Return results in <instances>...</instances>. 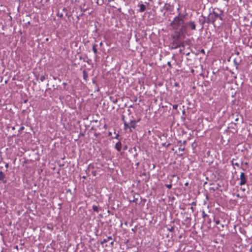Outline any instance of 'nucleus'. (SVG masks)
<instances>
[{
	"mask_svg": "<svg viewBox=\"0 0 252 252\" xmlns=\"http://www.w3.org/2000/svg\"><path fill=\"white\" fill-rule=\"evenodd\" d=\"M5 167L6 168H8V163H6L5 165Z\"/></svg>",
	"mask_w": 252,
	"mask_h": 252,
	"instance_id": "27",
	"label": "nucleus"
},
{
	"mask_svg": "<svg viewBox=\"0 0 252 252\" xmlns=\"http://www.w3.org/2000/svg\"><path fill=\"white\" fill-rule=\"evenodd\" d=\"M234 164L237 166H239V163H235Z\"/></svg>",
	"mask_w": 252,
	"mask_h": 252,
	"instance_id": "31",
	"label": "nucleus"
},
{
	"mask_svg": "<svg viewBox=\"0 0 252 252\" xmlns=\"http://www.w3.org/2000/svg\"><path fill=\"white\" fill-rule=\"evenodd\" d=\"M186 55H187V56H188V55H189V53H187V54H186Z\"/></svg>",
	"mask_w": 252,
	"mask_h": 252,
	"instance_id": "41",
	"label": "nucleus"
},
{
	"mask_svg": "<svg viewBox=\"0 0 252 252\" xmlns=\"http://www.w3.org/2000/svg\"><path fill=\"white\" fill-rule=\"evenodd\" d=\"M136 120H132L130 122V127H132L133 128H135V127H136Z\"/></svg>",
	"mask_w": 252,
	"mask_h": 252,
	"instance_id": "9",
	"label": "nucleus"
},
{
	"mask_svg": "<svg viewBox=\"0 0 252 252\" xmlns=\"http://www.w3.org/2000/svg\"><path fill=\"white\" fill-rule=\"evenodd\" d=\"M166 187H167L168 189H170V188L172 187V185H166Z\"/></svg>",
	"mask_w": 252,
	"mask_h": 252,
	"instance_id": "25",
	"label": "nucleus"
},
{
	"mask_svg": "<svg viewBox=\"0 0 252 252\" xmlns=\"http://www.w3.org/2000/svg\"><path fill=\"white\" fill-rule=\"evenodd\" d=\"M115 148L118 152H120L122 149V144L121 142L119 141L116 143L115 146Z\"/></svg>",
	"mask_w": 252,
	"mask_h": 252,
	"instance_id": "6",
	"label": "nucleus"
},
{
	"mask_svg": "<svg viewBox=\"0 0 252 252\" xmlns=\"http://www.w3.org/2000/svg\"><path fill=\"white\" fill-rule=\"evenodd\" d=\"M97 46V45L96 44H94L93 45V48H92V50H93L94 53L95 55L97 54V49H96Z\"/></svg>",
	"mask_w": 252,
	"mask_h": 252,
	"instance_id": "11",
	"label": "nucleus"
},
{
	"mask_svg": "<svg viewBox=\"0 0 252 252\" xmlns=\"http://www.w3.org/2000/svg\"><path fill=\"white\" fill-rule=\"evenodd\" d=\"M110 244H111V245H113V244H114V241H112L110 243Z\"/></svg>",
	"mask_w": 252,
	"mask_h": 252,
	"instance_id": "29",
	"label": "nucleus"
},
{
	"mask_svg": "<svg viewBox=\"0 0 252 252\" xmlns=\"http://www.w3.org/2000/svg\"><path fill=\"white\" fill-rule=\"evenodd\" d=\"M123 120L124 121V128L125 129L128 128L129 127V126H128V124L124 120V116H123Z\"/></svg>",
	"mask_w": 252,
	"mask_h": 252,
	"instance_id": "12",
	"label": "nucleus"
},
{
	"mask_svg": "<svg viewBox=\"0 0 252 252\" xmlns=\"http://www.w3.org/2000/svg\"><path fill=\"white\" fill-rule=\"evenodd\" d=\"M136 121V123H137V122H139V121H140V119L137 120V121Z\"/></svg>",
	"mask_w": 252,
	"mask_h": 252,
	"instance_id": "35",
	"label": "nucleus"
},
{
	"mask_svg": "<svg viewBox=\"0 0 252 252\" xmlns=\"http://www.w3.org/2000/svg\"><path fill=\"white\" fill-rule=\"evenodd\" d=\"M93 83L94 84H95V80H93Z\"/></svg>",
	"mask_w": 252,
	"mask_h": 252,
	"instance_id": "33",
	"label": "nucleus"
},
{
	"mask_svg": "<svg viewBox=\"0 0 252 252\" xmlns=\"http://www.w3.org/2000/svg\"><path fill=\"white\" fill-rule=\"evenodd\" d=\"M188 185V183H186L185 184V185H186V186H187Z\"/></svg>",
	"mask_w": 252,
	"mask_h": 252,
	"instance_id": "38",
	"label": "nucleus"
},
{
	"mask_svg": "<svg viewBox=\"0 0 252 252\" xmlns=\"http://www.w3.org/2000/svg\"><path fill=\"white\" fill-rule=\"evenodd\" d=\"M174 226H171L170 228H168V230H169L170 232H173L174 231Z\"/></svg>",
	"mask_w": 252,
	"mask_h": 252,
	"instance_id": "17",
	"label": "nucleus"
},
{
	"mask_svg": "<svg viewBox=\"0 0 252 252\" xmlns=\"http://www.w3.org/2000/svg\"><path fill=\"white\" fill-rule=\"evenodd\" d=\"M222 15L223 12L221 10L219 9H215L212 12L209 14L208 20L214 25H215V23L217 21H220V22H219V25L220 26L222 24Z\"/></svg>",
	"mask_w": 252,
	"mask_h": 252,
	"instance_id": "2",
	"label": "nucleus"
},
{
	"mask_svg": "<svg viewBox=\"0 0 252 252\" xmlns=\"http://www.w3.org/2000/svg\"><path fill=\"white\" fill-rule=\"evenodd\" d=\"M114 0H107V1H108V2H111V1H114Z\"/></svg>",
	"mask_w": 252,
	"mask_h": 252,
	"instance_id": "32",
	"label": "nucleus"
},
{
	"mask_svg": "<svg viewBox=\"0 0 252 252\" xmlns=\"http://www.w3.org/2000/svg\"><path fill=\"white\" fill-rule=\"evenodd\" d=\"M190 209H191L193 210V207H191Z\"/></svg>",
	"mask_w": 252,
	"mask_h": 252,
	"instance_id": "42",
	"label": "nucleus"
},
{
	"mask_svg": "<svg viewBox=\"0 0 252 252\" xmlns=\"http://www.w3.org/2000/svg\"><path fill=\"white\" fill-rule=\"evenodd\" d=\"M207 215L205 213V212L203 211V213H202V216L203 218H205V217H206Z\"/></svg>",
	"mask_w": 252,
	"mask_h": 252,
	"instance_id": "22",
	"label": "nucleus"
},
{
	"mask_svg": "<svg viewBox=\"0 0 252 252\" xmlns=\"http://www.w3.org/2000/svg\"><path fill=\"white\" fill-rule=\"evenodd\" d=\"M0 252H3V251L2 250Z\"/></svg>",
	"mask_w": 252,
	"mask_h": 252,
	"instance_id": "45",
	"label": "nucleus"
},
{
	"mask_svg": "<svg viewBox=\"0 0 252 252\" xmlns=\"http://www.w3.org/2000/svg\"><path fill=\"white\" fill-rule=\"evenodd\" d=\"M118 100H117V99H114V100H113L112 102L114 104H115L117 102Z\"/></svg>",
	"mask_w": 252,
	"mask_h": 252,
	"instance_id": "21",
	"label": "nucleus"
},
{
	"mask_svg": "<svg viewBox=\"0 0 252 252\" xmlns=\"http://www.w3.org/2000/svg\"><path fill=\"white\" fill-rule=\"evenodd\" d=\"M240 179L241 180L239 185L242 186L245 185L247 182V179L245 176V174L244 172L241 173Z\"/></svg>",
	"mask_w": 252,
	"mask_h": 252,
	"instance_id": "3",
	"label": "nucleus"
},
{
	"mask_svg": "<svg viewBox=\"0 0 252 252\" xmlns=\"http://www.w3.org/2000/svg\"><path fill=\"white\" fill-rule=\"evenodd\" d=\"M214 221L217 225L220 224L221 225V228H223L225 225V221L223 220V223L221 222L220 220L217 219L216 218H214Z\"/></svg>",
	"mask_w": 252,
	"mask_h": 252,
	"instance_id": "5",
	"label": "nucleus"
},
{
	"mask_svg": "<svg viewBox=\"0 0 252 252\" xmlns=\"http://www.w3.org/2000/svg\"><path fill=\"white\" fill-rule=\"evenodd\" d=\"M112 132H110V131H109V132H108V135H109V136H111V135H112Z\"/></svg>",
	"mask_w": 252,
	"mask_h": 252,
	"instance_id": "26",
	"label": "nucleus"
},
{
	"mask_svg": "<svg viewBox=\"0 0 252 252\" xmlns=\"http://www.w3.org/2000/svg\"><path fill=\"white\" fill-rule=\"evenodd\" d=\"M192 205H193V204H194V205H195V203L194 202H193L192 203Z\"/></svg>",
	"mask_w": 252,
	"mask_h": 252,
	"instance_id": "37",
	"label": "nucleus"
},
{
	"mask_svg": "<svg viewBox=\"0 0 252 252\" xmlns=\"http://www.w3.org/2000/svg\"><path fill=\"white\" fill-rule=\"evenodd\" d=\"M66 83H63V85L64 86L66 85Z\"/></svg>",
	"mask_w": 252,
	"mask_h": 252,
	"instance_id": "36",
	"label": "nucleus"
},
{
	"mask_svg": "<svg viewBox=\"0 0 252 252\" xmlns=\"http://www.w3.org/2000/svg\"><path fill=\"white\" fill-rule=\"evenodd\" d=\"M46 79V77L45 76H41L40 78V80L41 82H43Z\"/></svg>",
	"mask_w": 252,
	"mask_h": 252,
	"instance_id": "16",
	"label": "nucleus"
},
{
	"mask_svg": "<svg viewBox=\"0 0 252 252\" xmlns=\"http://www.w3.org/2000/svg\"><path fill=\"white\" fill-rule=\"evenodd\" d=\"M179 151H183L184 150V147L182 148V147H180L179 148Z\"/></svg>",
	"mask_w": 252,
	"mask_h": 252,
	"instance_id": "23",
	"label": "nucleus"
},
{
	"mask_svg": "<svg viewBox=\"0 0 252 252\" xmlns=\"http://www.w3.org/2000/svg\"><path fill=\"white\" fill-rule=\"evenodd\" d=\"M193 71H194L193 69H191V72H193Z\"/></svg>",
	"mask_w": 252,
	"mask_h": 252,
	"instance_id": "44",
	"label": "nucleus"
},
{
	"mask_svg": "<svg viewBox=\"0 0 252 252\" xmlns=\"http://www.w3.org/2000/svg\"><path fill=\"white\" fill-rule=\"evenodd\" d=\"M93 210H94V211L96 212H99L98 207L97 206H96V205H94L93 206Z\"/></svg>",
	"mask_w": 252,
	"mask_h": 252,
	"instance_id": "14",
	"label": "nucleus"
},
{
	"mask_svg": "<svg viewBox=\"0 0 252 252\" xmlns=\"http://www.w3.org/2000/svg\"><path fill=\"white\" fill-rule=\"evenodd\" d=\"M0 181H1L4 184L7 183V181L5 179V174L1 171H0Z\"/></svg>",
	"mask_w": 252,
	"mask_h": 252,
	"instance_id": "4",
	"label": "nucleus"
},
{
	"mask_svg": "<svg viewBox=\"0 0 252 252\" xmlns=\"http://www.w3.org/2000/svg\"><path fill=\"white\" fill-rule=\"evenodd\" d=\"M176 107H177V106H173V108H176Z\"/></svg>",
	"mask_w": 252,
	"mask_h": 252,
	"instance_id": "39",
	"label": "nucleus"
},
{
	"mask_svg": "<svg viewBox=\"0 0 252 252\" xmlns=\"http://www.w3.org/2000/svg\"><path fill=\"white\" fill-rule=\"evenodd\" d=\"M190 28L192 30H194L195 29V25L193 22H190Z\"/></svg>",
	"mask_w": 252,
	"mask_h": 252,
	"instance_id": "15",
	"label": "nucleus"
},
{
	"mask_svg": "<svg viewBox=\"0 0 252 252\" xmlns=\"http://www.w3.org/2000/svg\"><path fill=\"white\" fill-rule=\"evenodd\" d=\"M167 65L170 67L171 68V63L170 62H167Z\"/></svg>",
	"mask_w": 252,
	"mask_h": 252,
	"instance_id": "24",
	"label": "nucleus"
},
{
	"mask_svg": "<svg viewBox=\"0 0 252 252\" xmlns=\"http://www.w3.org/2000/svg\"><path fill=\"white\" fill-rule=\"evenodd\" d=\"M185 16L181 15L180 13L176 16L172 22L170 23L171 27L179 31V33L182 34H185L187 32L186 27L184 23Z\"/></svg>",
	"mask_w": 252,
	"mask_h": 252,
	"instance_id": "1",
	"label": "nucleus"
},
{
	"mask_svg": "<svg viewBox=\"0 0 252 252\" xmlns=\"http://www.w3.org/2000/svg\"><path fill=\"white\" fill-rule=\"evenodd\" d=\"M83 77L84 80L86 82L88 80V73L85 70H84L83 71Z\"/></svg>",
	"mask_w": 252,
	"mask_h": 252,
	"instance_id": "7",
	"label": "nucleus"
},
{
	"mask_svg": "<svg viewBox=\"0 0 252 252\" xmlns=\"http://www.w3.org/2000/svg\"><path fill=\"white\" fill-rule=\"evenodd\" d=\"M146 9V6L142 3L140 5V9H139V11L140 12H144Z\"/></svg>",
	"mask_w": 252,
	"mask_h": 252,
	"instance_id": "10",
	"label": "nucleus"
},
{
	"mask_svg": "<svg viewBox=\"0 0 252 252\" xmlns=\"http://www.w3.org/2000/svg\"><path fill=\"white\" fill-rule=\"evenodd\" d=\"M196 146H197V144L195 143H193L191 144V147L192 148V149L193 150V152L194 153H196L197 152V150L196 149Z\"/></svg>",
	"mask_w": 252,
	"mask_h": 252,
	"instance_id": "8",
	"label": "nucleus"
},
{
	"mask_svg": "<svg viewBox=\"0 0 252 252\" xmlns=\"http://www.w3.org/2000/svg\"><path fill=\"white\" fill-rule=\"evenodd\" d=\"M25 127L24 126H22L20 127L19 129V131H22L24 129Z\"/></svg>",
	"mask_w": 252,
	"mask_h": 252,
	"instance_id": "20",
	"label": "nucleus"
},
{
	"mask_svg": "<svg viewBox=\"0 0 252 252\" xmlns=\"http://www.w3.org/2000/svg\"><path fill=\"white\" fill-rule=\"evenodd\" d=\"M119 133H116V136L115 137H113L112 138L117 139H118L119 137Z\"/></svg>",
	"mask_w": 252,
	"mask_h": 252,
	"instance_id": "19",
	"label": "nucleus"
},
{
	"mask_svg": "<svg viewBox=\"0 0 252 252\" xmlns=\"http://www.w3.org/2000/svg\"><path fill=\"white\" fill-rule=\"evenodd\" d=\"M112 238L111 236L108 237L106 239H104L102 242H101V244L105 243L108 242L109 240H112Z\"/></svg>",
	"mask_w": 252,
	"mask_h": 252,
	"instance_id": "13",
	"label": "nucleus"
},
{
	"mask_svg": "<svg viewBox=\"0 0 252 252\" xmlns=\"http://www.w3.org/2000/svg\"><path fill=\"white\" fill-rule=\"evenodd\" d=\"M241 189L243 191H245V188H241Z\"/></svg>",
	"mask_w": 252,
	"mask_h": 252,
	"instance_id": "28",
	"label": "nucleus"
},
{
	"mask_svg": "<svg viewBox=\"0 0 252 252\" xmlns=\"http://www.w3.org/2000/svg\"><path fill=\"white\" fill-rule=\"evenodd\" d=\"M127 149V146H125L124 148V150H126Z\"/></svg>",
	"mask_w": 252,
	"mask_h": 252,
	"instance_id": "30",
	"label": "nucleus"
},
{
	"mask_svg": "<svg viewBox=\"0 0 252 252\" xmlns=\"http://www.w3.org/2000/svg\"><path fill=\"white\" fill-rule=\"evenodd\" d=\"M176 107H177V106H173V108H176Z\"/></svg>",
	"mask_w": 252,
	"mask_h": 252,
	"instance_id": "40",
	"label": "nucleus"
},
{
	"mask_svg": "<svg viewBox=\"0 0 252 252\" xmlns=\"http://www.w3.org/2000/svg\"><path fill=\"white\" fill-rule=\"evenodd\" d=\"M162 146L168 147L170 146V144L168 143V144H166V143H162L161 144Z\"/></svg>",
	"mask_w": 252,
	"mask_h": 252,
	"instance_id": "18",
	"label": "nucleus"
},
{
	"mask_svg": "<svg viewBox=\"0 0 252 252\" xmlns=\"http://www.w3.org/2000/svg\"><path fill=\"white\" fill-rule=\"evenodd\" d=\"M16 249H18V246H16Z\"/></svg>",
	"mask_w": 252,
	"mask_h": 252,
	"instance_id": "43",
	"label": "nucleus"
},
{
	"mask_svg": "<svg viewBox=\"0 0 252 252\" xmlns=\"http://www.w3.org/2000/svg\"><path fill=\"white\" fill-rule=\"evenodd\" d=\"M102 44H103V43L102 42H100V44H99L100 46H102Z\"/></svg>",
	"mask_w": 252,
	"mask_h": 252,
	"instance_id": "34",
	"label": "nucleus"
}]
</instances>
